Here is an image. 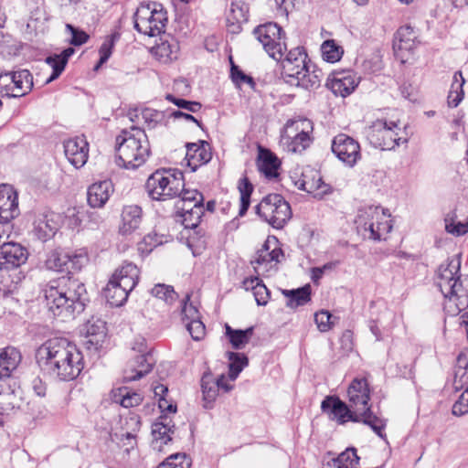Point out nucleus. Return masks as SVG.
Instances as JSON below:
<instances>
[{"label": "nucleus", "instance_id": "obj_1", "mask_svg": "<svg viewBox=\"0 0 468 468\" xmlns=\"http://www.w3.org/2000/svg\"><path fill=\"white\" fill-rule=\"evenodd\" d=\"M39 368L53 378L75 379L83 369V357L76 345L64 337L45 341L36 351Z\"/></svg>", "mask_w": 468, "mask_h": 468}, {"label": "nucleus", "instance_id": "obj_2", "mask_svg": "<svg viewBox=\"0 0 468 468\" xmlns=\"http://www.w3.org/2000/svg\"><path fill=\"white\" fill-rule=\"evenodd\" d=\"M44 294L48 311L62 321L72 319L84 310L86 289L77 279L58 278L47 286Z\"/></svg>", "mask_w": 468, "mask_h": 468}, {"label": "nucleus", "instance_id": "obj_3", "mask_svg": "<svg viewBox=\"0 0 468 468\" xmlns=\"http://www.w3.org/2000/svg\"><path fill=\"white\" fill-rule=\"evenodd\" d=\"M459 257L440 265L436 283L445 298L444 311L452 316L468 307V278L461 280Z\"/></svg>", "mask_w": 468, "mask_h": 468}, {"label": "nucleus", "instance_id": "obj_4", "mask_svg": "<svg viewBox=\"0 0 468 468\" xmlns=\"http://www.w3.org/2000/svg\"><path fill=\"white\" fill-rule=\"evenodd\" d=\"M116 164L125 169H136L148 159L151 150L147 135L141 128L132 126L116 137Z\"/></svg>", "mask_w": 468, "mask_h": 468}, {"label": "nucleus", "instance_id": "obj_5", "mask_svg": "<svg viewBox=\"0 0 468 468\" xmlns=\"http://www.w3.org/2000/svg\"><path fill=\"white\" fill-rule=\"evenodd\" d=\"M282 75L286 82L304 90L320 87L322 71L311 64L303 48L291 49L282 60Z\"/></svg>", "mask_w": 468, "mask_h": 468}, {"label": "nucleus", "instance_id": "obj_6", "mask_svg": "<svg viewBox=\"0 0 468 468\" xmlns=\"http://www.w3.org/2000/svg\"><path fill=\"white\" fill-rule=\"evenodd\" d=\"M349 406L358 413L362 422L369 426L373 431L384 439L383 430L386 420L376 416L368 405L370 399L369 388L366 379H354L347 389Z\"/></svg>", "mask_w": 468, "mask_h": 468}, {"label": "nucleus", "instance_id": "obj_7", "mask_svg": "<svg viewBox=\"0 0 468 468\" xmlns=\"http://www.w3.org/2000/svg\"><path fill=\"white\" fill-rule=\"evenodd\" d=\"M390 215L378 206H368L360 208L355 219L359 234L373 240H381L392 229Z\"/></svg>", "mask_w": 468, "mask_h": 468}, {"label": "nucleus", "instance_id": "obj_8", "mask_svg": "<svg viewBox=\"0 0 468 468\" xmlns=\"http://www.w3.org/2000/svg\"><path fill=\"white\" fill-rule=\"evenodd\" d=\"M183 187V175L166 169H158L151 174L144 185L148 197L155 201L173 199L180 194Z\"/></svg>", "mask_w": 468, "mask_h": 468}, {"label": "nucleus", "instance_id": "obj_9", "mask_svg": "<svg viewBox=\"0 0 468 468\" xmlns=\"http://www.w3.org/2000/svg\"><path fill=\"white\" fill-rule=\"evenodd\" d=\"M168 18L163 5L156 2L141 4L134 13V28L148 37H156L165 32Z\"/></svg>", "mask_w": 468, "mask_h": 468}, {"label": "nucleus", "instance_id": "obj_10", "mask_svg": "<svg viewBox=\"0 0 468 468\" xmlns=\"http://www.w3.org/2000/svg\"><path fill=\"white\" fill-rule=\"evenodd\" d=\"M313 122L306 118L289 120L281 136L282 146L291 153H302L311 144Z\"/></svg>", "mask_w": 468, "mask_h": 468}, {"label": "nucleus", "instance_id": "obj_11", "mask_svg": "<svg viewBox=\"0 0 468 468\" xmlns=\"http://www.w3.org/2000/svg\"><path fill=\"white\" fill-rule=\"evenodd\" d=\"M256 213L275 229H282L292 217L289 203L279 194H270L255 207Z\"/></svg>", "mask_w": 468, "mask_h": 468}, {"label": "nucleus", "instance_id": "obj_12", "mask_svg": "<svg viewBox=\"0 0 468 468\" xmlns=\"http://www.w3.org/2000/svg\"><path fill=\"white\" fill-rule=\"evenodd\" d=\"M253 35L271 58L277 61L282 59L287 49L285 33L278 24L269 22L260 25L254 28Z\"/></svg>", "mask_w": 468, "mask_h": 468}, {"label": "nucleus", "instance_id": "obj_13", "mask_svg": "<svg viewBox=\"0 0 468 468\" xmlns=\"http://www.w3.org/2000/svg\"><path fill=\"white\" fill-rule=\"evenodd\" d=\"M33 88V76L27 69L0 73V95L7 98H20L28 94Z\"/></svg>", "mask_w": 468, "mask_h": 468}, {"label": "nucleus", "instance_id": "obj_14", "mask_svg": "<svg viewBox=\"0 0 468 468\" xmlns=\"http://www.w3.org/2000/svg\"><path fill=\"white\" fill-rule=\"evenodd\" d=\"M399 130L398 124L393 122L377 120L367 131V139L375 148L393 150L401 140L398 132Z\"/></svg>", "mask_w": 468, "mask_h": 468}, {"label": "nucleus", "instance_id": "obj_15", "mask_svg": "<svg viewBox=\"0 0 468 468\" xmlns=\"http://www.w3.org/2000/svg\"><path fill=\"white\" fill-rule=\"evenodd\" d=\"M283 257L282 249L275 238L268 239L261 249L257 250L250 263L258 274H264L274 270Z\"/></svg>", "mask_w": 468, "mask_h": 468}, {"label": "nucleus", "instance_id": "obj_16", "mask_svg": "<svg viewBox=\"0 0 468 468\" xmlns=\"http://www.w3.org/2000/svg\"><path fill=\"white\" fill-rule=\"evenodd\" d=\"M321 410L328 419L343 425L347 421L362 422L358 413L355 412L338 397L327 396L321 403Z\"/></svg>", "mask_w": 468, "mask_h": 468}, {"label": "nucleus", "instance_id": "obj_17", "mask_svg": "<svg viewBox=\"0 0 468 468\" xmlns=\"http://www.w3.org/2000/svg\"><path fill=\"white\" fill-rule=\"evenodd\" d=\"M331 148L335 156L349 167H353L361 158L359 144L347 134L335 136Z\"/></svg>", "mask_w": 468, "mask_h": 468}, {"label": "nucleus", "instance_id": "obj_18", "mask_svg": "<svg viewBox=\"0 0 468 468\" xmlns=\"http://www.w3.org/2000/svg\"><path fill=\"white\" fill-rule=\"evenodd\" d=\"M139 355L130 360L124 369L123 378L125 381H134L147 375L153 368L154 359L147 351V346L144 339L138 343Z\"/></svg>", "mask_w": 468, "mask_h": 468}, {"label": "nucleus", "instance_id": "obj_19", "mask_svg": "<svg viewBox=\"0 0 468 468\" xmlns=\"http://www.w3.org/2000/svg\"><path fill=\"white\" fill-rule=\"evenodd\" d=\"M33 233L42 242L52 239L61 226V217L53 211H45L36 216Z\"/></svg>", "mask_w": 468, "mask_h": 468}, {"label": "nucleus", "instance_id": "obj_20", "mask_svg": "<svg viewBox=\"0 0 468 468\" xmlns=\"http://www.w3.org/2000/svg\"><path fill=\"white\" fill-rule=\"evenodd\" d=\"M295 185L299 189L313 195L314 197L318 199H322L332 192L331 186L323 181L319 171L314 169H305Z\"/></svg>", "mask_w": 468, "mask_h": 468}, {"label": "nucleus", "instance_id": "obj_21", "mask_svg": "<svg viewBox=\"0 0 468 468\" xmlns=\"http://www.w3.org/2000/svg\"><path fill=\"white\" fill-rule=\"evenodd\" d=\"M20 213L18 195L10 185L0 186V224H8Z\"/></svg>", "mask_w": 468, "mask_h": 468}, {"label": "nucleus", "instance_id": "obj_22", "mask_svg": "<svg viewBox=\"0 0 468 468\" xmlns=\"http://www.w3.org/2000/svg\"><path fill=\"white\" fill-rule=\"evenodd\" d=\"M359 83L358 78L349 70L333 72L327 81L326 87L335 95L343 98L350 95Z\"/></svg>", "mask_w": 468, "mask_h": 468}, {"label": "nucleus", "instance_id": "obj_23", "mask_svg": "<svg viewBox=\"0 0 468 468\" xmlns=\"http://www.w3.org/2000/svg\"><path fill=\"white\" fill-rule=\"evenodd\" d=\"M84 330L86 348L90 351H99L106 340V323L101 318L91 317L85 324Z\"/></svg>", "mask_w": 468, "mask_h": 468}, {"label": "nucleus", "instance_id": "obj_24", "mask_svg": "<svg viewBox=\"0 0 468 468\" xmlns=\"http://www.w3.org/2000/svg\"><path fill=\"white\" fill-rule=\"evenodd\" d=\"M63 148L66 158L75 168H80L86 164L89 154V144L83 136H76L65 140Z\"/></svg>", "mask_w": 468, "mask_h": 468}, {"label": "nucleus", "instance_id": "obj_25", "mask_svg": "<svg viewBox=\"0 0 468 468\" xmlns=\"http://www.w3.org/2000/svg\"><path fill=\"white\" fill-rule=\"evenodd\" d=\"M27 260V251L18 243L7 242L0 246V268L5 271L17 268Z\"/></svg>", "mask_w": 468, "mask_h": 468}, {"label": "nucleus", "instance_id": "obj_26", "mask_svg": "<svg viewBox=\"0 0 468 468\" xmlns=\"http://www.w3.org/2000/svg\"><path fill=\"white\" fill-rule=\"evenodd\" d=\"M211 158V148L207 142L200 141L199 144L189 143L186 144V161L192 172L207 164Z\"/></svg>", "mask_w": 468, "mask_h": 468}, {"label": "nucleus", "instance_id": "obj_27", "mask_svg": "<svg viewBox=\"0 0 468 468\" xmlns=\"http://www.w3.org/2000/svg\"><path fill=\"white\" fill-rule=\"evenodd\" d=\"M175 425L171 424V420L166 415H161L152 426L154 450L162 451L164 444H167L171 440L170 433H174Z\"/></svg>", "mask_w": 468, "mask_h": 468}, {"label": "nucleus", "instance_id": "obj_28", "mask_svg": "<svg viewBox=\"0 0 468 468\" xmlns=\"http://www.w3.org/2000/svg\"><path fill=\"white\" fill-rule=\"evenodd\" d=\"M113 193V185L110 180L92 184L87 192L88 203L91 207H102Z\"/></svg>", "mask_w": 468, "mask_h": 468}, {"label": "nucleus", "instance_id": "obj_29", "mask_svg": "<svg viewBox=\"0 0 468 468\" xmlns=\"http://www.w3.org/2000/svg\"><path fill=\"white\" fill-rule=\"evenodd\" d=\"M112 280H115L124 290L132 292L139 280V269L132 262H124L112 274Z\"/></svg>", "mask_w": 468, "mask_h": 468}, {"label": "nucleus", "instance_id": "obj_30", "mask_svg": "<svg viewBox=\"0 0 468 468\" xmlns=\"http://www.w3.org/2000/svg\"><path fill=\"white\" fill-rule=\"evenodd\" d=\"M141 222L142 208L137 205L125 206L122 212L119 231L122 235H130L139 229Z\"/></svg>", "mask_w": 468, "mask_h": 468}, {"label": "nucleus", "instance_id": "obj_31", "mask_svg": "<svg viewBox=\"0 0 468 468\" xmlns=\"http://www.w3.org/2000/svg\"><path fill=\"white\" fill-rule=\"evenodd\" d=\"M130 120L134 122H144L147 129H154L158 125L165 123L166 114L163 111H157L150 108H144L140 111L134 110L129 112Z\"/></svg>", "mask_w": 468, "mask_h": 468}, {"label": "nucleus", "instance_id": "obj_32", "mask_svg": "<svg viewBox=\"0 0 468 468\" xmlns=\"http://www.w3.org/2000/svg\"><path fill=\"white\" fill-rule=\"evenodd\" d=\"M21 361L20 352L13 346L0 350V379L8 378Z\"/></svg>", "mask_w": 468, "mask_h": 468}, {"label": "nucleus", "instance_id": "obj_33", "mask_svg": "<svg viewBox=\"0 0 468 468\" xmlns=\"http://www.w3.org/2000/svg\"><path fill=\"white\" fill-rule=\"evenodd\" d=\"M282 294L287 298L286 306L295 309L311 301V286L306 284L293 290H282Z\"/></svg>", "mask_w": 468, "mask_h": 468}, {"label": "nucleus", "instance_id": "obj_34", "mask_svg": "<svg viewBox=\"0 0 468 468\" xmlns=\"http://www.w3.org/2000/svg\"><path fill=\"white\" fill-rule=\"evenodd\" d=\"M280 162L278 158L269 150L261 151L258 160V168L268 178L278 176Z\"/></svg>", "mask_w": 468, "mask_h": 468}, {"label": "nucleus", "instance_id": "obj_35", "mask_svg": "<svg viewBox=\"0 0 468 468\" xmlns=\"http://www.w3.org/2000/svg\"><path fill=\"white\" fill-rule=\"evenodd\" d=\"M129 291L124 290V288L118 284L115 280H110L106 288L104 289V296L107 300V303L111 306H121L122 305L129 295Z\"/></svg>", "mask_w": 468, "mask_h": 468}, {"label": "nucleus", "instance_id": "obj_36", "mask_svg": "<svg viewBox=\"0 0 468 468\" xmlns=\"http://www.w3.org/2000/svg\"><path fill=\"white\" fill-rule=\"evenodd\" d=\"M359 464V457L355 448H347L336 458L326 463L323 468H356Z\"/></svg>", "mask_w": 468, "mask_h": 468}, {"label": "nucleus", "instance_id": "obj_37", "mask_svg": "<svg viewBox=\"0 0 468 468\" xmlns=\"http://www.w3.org/2000/svg\"><path fill=\"white\" fill-rule=\"evenodd\" d=\"M112 399L124 408H132L142 403L143 396L127 387H121L112 390Z\"/></svg>", "mask_w": 468, "mask_h": 468}, {"label": "nucleus", "instance_id": "obj_38", "mask_svg": "<svg viewBox=\"0 0 468 468\" xmlns=\"http://www.w3.org/2000/svg\"><path fill=\"white\" fill-rule=\"evenodd\" d=\"M178 45L168 41H162L153 47L151 53L161 63L166 64L177 58Z\"/></svg>", "mask_w": 468, "mask_h": 468}, {"label": "nucleus", "instance_id": "obj_39", "mask_svg": "<svg viewBox=\"0 0 468 468\" xmlns=\"http://www.w3.org/2000/svg\"><path fill=\"white\" fill-rule=\"evenodd\" d=\"M415 34L410 27H400L395 37L393 48L395 50L411 51L415 48Z\"/></svg>", "mask_w": 468, "mask_h": 468}, {"label": "nucleus", "instance_id": "obj_40", "mask_svg": "<svg viewBox=\"0 0 468 468\" xmlns=\"http://www.w3.org/2000/svg\"><path fill=\"white\" fill-rule=\"evenodd\" d=\"M465 80L461 71H456L452 77V82L448 94V104L451 107H457L464 96L463 85Z\"/></svg>", "mask_w": 468, "mask_h": 468}, {"label": "nucleus", "instance_id": "obj_41", "mask_svg": "<svg viewBox=\"0 0 468 468\" xmlns=\"http://www.w3.org/2000/svg\"><path fill=\"white\" fill-rule=\"evenodd\" d=\"M201 388L203 393V399L206 402L205 407L209 408L218 395L217 382L215 381V378L210 372L204 373L201 378Z\"/></svg>", "mask_w": 468, "mask_h": 468}, {"label": "nucleus", "instance_id": "obj_42", "mask_svg": "<svg viewBox=\"0 0 468 468\" xmlns=\"http://www.w3.org/2000/svg\"><path fill=\"white\" fill-rule=\"evenodd\" d=\"M226 335L229 337L233 348L242 349L249 343L253 334V327H249L246 330H235L229 324H226Z\"/></svg>", "mask_w": 468, "mask_h": 468}, {"label": "nucleus", "instance_id": "obj_43", "mask_svg": "<svg viewBox=\"0 0 468 468\" xmlns=\"http://www.w3.org/2000/svg\"><path fill=\"white\" fill-rule=\"evenodd\" d=\"M182 218V223L186 229L196 228L201 219L203 207L189 206V207H179L176 208Z\"/></svg>", "mask_w": 468, "mask_h": 468}, {"label": "nucleus", "instance_id": "obj_44", "mask_svg": "<svg viewBox=\"0 0 468 468\" xmlns=\"http://www.w3.org/2000/svg\"><path fill=\"white\" fill-rule=\"evenodd\" d=\"M69 252L54 250L48 254L46 260V266L48 270H52L55 271H63L65 270H69Z\"/></svg>", "mask_w": 468, "mask_h": 468}, {"label": "nucleus", "instance_id": "obj_45", "mask_svg": "<svg viewBox=\"0 0 468 468\" xmlns=\"http://www.w3.org/2000/svg\"><path fill=\"white\" fill-rule=\"evenodd\" d=\"M238 189L240 194V207L239 215L242 217L245 215L250 207V196L253 191V186L245 176L239 179L238 184Z\"/></svg>", "mask_w": 468, "mask_h": 468}, {"label": "nucleus", "instance_id": "obj_46", "mask_svg": "<svg viewBox=\"0 0 468 468\" xmlns=\"http://www.w3.org/2000/svg\"><path fill=\"white\" fill-rule=\"evenodd\" d=\"M228 357L229 360V378L230 380H235L242 369L248 365V357L244 354L229 352Z\"/></svg>", "mask_w": 468, "mask_h": 468}, {"label": "nucleus", "instance_id": "obj_47", "mask_svg": "<svg viewBox=\"0 0 468 468\" xmlns=\"http://www.w3.org/2000/svg\"><path fill=\"white\" fill-rule=\"evenodd\" d=\"M456 219L455 213H449L444 218L445 230L455 237H460L468 232V218L465 222L457 221Z\"/></svg>", "mask_w": 468, "mask_h": 468}, {"label": "nucleus", "instance_id": "obj_48", "mask_svg": "<svg viewBox=\"0 0 468 468\" xmlns=\"http://www.w3.org/2000/svg\"><path fill=\"white\" fill-rule=\"evenodd\" d=\"M177 197H180V199L176 204V208L185 207V202L189 203V206L203 207V195L196 189L183 191L182 188Z\"/></svg>", "mask_w": 468, "mask_h": 468}, {"label": "nucleus", "instance_id": "obj_49", "mask_svg": "<svg viewBox=\"0 0 468 468\" xmlns=\"http://www.w3.org/2000/svg\"><path fill=\"white\" fill-rule=\"evenodd\" d=\"M321 50L323 58L331 63L338 61L343 55L341 47L337 46L334 40H325L322 44Z\"/></svg>", "mask_w": 468, "mask_h": 468}, {"label": "nucleus", "instance_id": "obj_50", "mask_svg": "<svg viewBox=\"0 0 468 468\" xmlns=\"http://www.w3.org/2000/svg\"><path fill=\"white\" fill-rule=\"evenodd\" d=\"M191 460L186 453L171 454L157 468H190Z\"/></svg>", "mask_w": 468, "mask_h": 468}, {"label": "nucleus", "instance_id": "obj_51", "mask_svg": "<svg viewBox=\"0 0 468 468\" xmlns=\"http://www.w3.org/2000/svg\"><path fill=\"white\" fill-rule=\"evenodd\" d=\"M151 293L166 303H172L177 298V294L172 286L161 283L156 284L152 289Z\"/></svg>", "mask_w": 468, "mask_h": 468}, {"label": "nucleus", "instance_id": "obj_52", "mask_svg": "<svg viewBox=\"0 0 468 468\" xmlns=\"http://www.w3.org/2000/svg\"><path fill=\"white\" fill-rule=\"evenodd\" d=\"M46 63L53 69L52 74L47 79L46 83H50L58 79L67 65L65 59L62 60L58 54L48 57Z\"/></svg>", "mask_w": 468, "mask_h": 468}, {"label": "nucleus", "instance_id": "obj_53", "mask_svg": "<svg viewBox=\"0 0 468 468\" xmlns=\"http://www.w3.org/2000/svg\"><path fill=\"white\" fill-rule=\"evenodd\" d=\"M230 75L232 81L240 87L242 84H248L250 89L255 90L256 83L252 77L246 75L238 66L231 64Z\"/></svg>", "mask_w": 468, "mask_h": 468}, {"label": "nucleus", "instance_id": "obj_54", "mask_svg": "<svg viewBox=\"0 0 468 468\" xmlns=\"http://www.w3.org/2000/svg\"><path fill=\"white\" fill-rule=\"evenodd\" d=\"M117 36L115 34L108 36L104 41L102 42L99 53H100V60L95 69H98L101 65H103L112 56V48L114 47V42Z\"/></svg>", "mask_w": 468, "mask_h": 468}, {"label": "nucleus", "instance_id": "obj_55", "mask_svg": "<svg viewBox=\"0 0 468 468\" xmlns=\"http://www.w3.org/2000/svg\"><path fill=\"white\" fill-rule=\"evenodd\" d=\"M16 289V283L10 279L8 271L0 268V296L6 297Z\"/></svg>", "mask_w": 468, "mask_h": 468}, {"label": "nucleus", "instance_id": "obj_56", "mask_svg": "<svg viewBox=\"0 0 468 468\" xmlns=\"http://www.w3.org/2000/svg\"><path fill=\"white\" fill-rule=\"evenodd\" d=\"M89 261L88 254L84 250H79L69 253V270L80 271Z\"/></svg>", "mask_w": 468, "mask_h": 468}, {"label": "nucleus", "instance_id": "obj_57", "mask_svg": "<svg viewBox=\"0 0 468 468\" xmlns=\"http://www.w3.org/2000/svg\"><path fill=\"white\" fill-rule=\"evenodd\" d=\"M66 31L70 34L71 37L69 39V43L73 46L83 45L90 38L89 35L85 31L79 29L70 24H66Z\"/></svg>", "mask_w": 468, "mask_h": 468}, {"label": "nucleus", "instance_id": "obj_58", "mask_svg": "<svg viewBox=\"0 0 468 468\" xmlns=\"http://www.w3.org/2000/svg\"><path fill=\"white\" fill-rule=\"evenodd\" d=\"M165 99L180 109H184L189 112H197L201 109V104L197 101H186L174 97L172 94H167Z\"/></svg>", "mask_w": 468, "mask_h": 468}, {"label": "nucleus", "instance_id": "obj_59", "mask_svg": "<svg viewBox=\"0 0 468 468\" xmlns=\"http://www.w3.org/2000/svg\"><path fill=\"white\" fill-rule=\"evenodd\" d=\"M452 413L457 417H461L468 413V387L452 405Z\"/></svg>", "mask_w": 468, "mask_h": 468}, {"label": "nucleus", "instance_id": "obj_60", "mask_svg": "<svg viewBox=\"0 0 468 468\" xmlns=\"http://www.w3.org/2000/svg\"><path fill=\"white\" fill-rule=\"evenodd\" d=\"M168 238L169 237L167 235L164 233H158L156 230H154L144 236V243L152 249L166 243L168 241Z\"/></svg>", "mask_w": 468, "mask_h": 468}, {"label": "nucleus", "instance_id": "obj_61", "mask_svg": "<svg viewBox=\"0 0 468 468\" xmlns=\"http://www.w3.org/2000/svg\"><path fill=\"white\" fill-rule=\"evenodd\" d=\"M186 326L194 340H200L205 335V325L200 319L187 322Z\"/></svg>", "mask_w": 468, "mask_h": 468}, {"label": "nucleus", "instance_id": "obj_62", "mask_svg": "<svg viewBox=\"0 0 468 468\" xmlns=\"http://www.w3.org/2000/svg\"><path fill=\"white\" fill-rule=\"evenodd\" d=\"M189 300L190 295L186 294L182 306L183 319L188 322L199 319L198 310L192 303H188Z\"/></svg>", "mask_w": 468, "mask_h": 468}, {"label": "nucleus", "instance_id": "obj_63", "mask_svg": "<svg viewBox=\"0 0 468 468\" xmlns=\"http://www.w3.org/2000/svg\"><path fill=\"white\" fill-rule=\"evenodd\" d=\"M331 314L327 311H320L314 314V321L321 332H327L331 328Z\"/></svg>", "mask_w": 468, "mask_h": 468}, {"label": "nucleus", "instance_id": "obj_64", "mask_svg": "<svg viewBox=\"0 0 468 468\" xmlns=\"http://www.w3.org/2000/svg\"><path fill=\"white\" fill-rule=\"evenodd\" d=\"M253 295L258 305H266L270 299V292L261 281L256 284Z\"/></svg>", "mask_w": 468, "mask_h": 468}]
</instances>
